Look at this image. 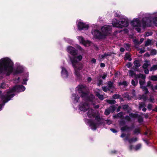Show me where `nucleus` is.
<instances>
[{
	"mask_svg": "<svg viewBox=\"0 0 157 157\" xmlns=\"http://www.w3.org/2000/svg\"><path fill=\"white\" fill-rule=\"evenodd\" d=\"M67 51L72 56L70 59L72 65L74 68L75 75L78 77L80 76V71L81 69V65L78 64V62L81 60L82 56L80 55H78L75 48L71 46H69L67 48Z\"/></svg>",
	"mask_w": 157,
	"mask_h": 157,
	"instance_id": "nucleus-1",
	"label": "nucleus"
},
{
	"mask_svg": "<svg viewBox=\"0 0 157 157\" xmlns=\"http://www.w3.org/2000/svg\"><path fill=\"white\" fill-rule=\"evenodd\" d=\"M13 63L9 58L6 57L0 59V73L9 75L13 71Z\"/></svg>",
	"mask_w": 157,
	"mask_h": 157,
	"instance_id": "nucleus-2",
	"label": "nucleus"
},
{
	"mask_svg": "<svg viewBox=\"0 0 157 157\" xmlns=\"http://www.w3.org/2000/svg\"><path fill=\"white\" fill-rule=\"evenodd\" d=\"M87 115L89 117H95V122H92L91 121H89L88 122V124L91 127V129L93 130H95L97 128V126L100 123V119L99 116H95V115L94 112V110L91 109H89L87 113Z\"/></svg>",
	"mask_w": 157,
	"mask_h": 157,
	"instance_id": "nucleus-3",
	"label": "nucleus"
},
{
	"mask_svg": "<svg viewBox=\"0 0 157 157\" xmlns=\"http://www.w3.org/2000/svg\"><path fill=\"white\" fill-rule=\"evenodd\" d=\"M87 90V88L85 86L82 85L78 86L76 88V90L78 92L81 94V96L84 100L92 101L93 100L94 97L93 95L91 94L90 97H88L87 93H85Z\"/></svg>",
	"mask_w": 157,
	"mask_h": 157,
	"instance_id": "nucleus-4",
	"label": "nucleus"
},
{
	"mask_svg": "<svg viewBox=\"0 0 157 157\" xmlns=\"http://www.w3.org/2000/svg\"><path fill=\"white\" fill-rule=\"evenodd\" d=\"M156 17L154 18L152 21H150L149 19L145 18L143 19L142 26L143 28L151 26L154 25L157 27V13L155 14Z\"/></svg>",
	"mask_w": 157,
	"mask_h": 157,
	"instance_id": "nucleus-5",
	"label": "nucleus"
},
{
	"mask_svg": "<svg viewBox=\"0 0 157 157\" xmlns=\"http://www.w3.org/2000/svg\"><path fill=\"white\" fill-rule=\"evenodd\" d=\"M131 25L134 29H135L138 32L140 31V27L141 24L138 18H134L131 22Z\"/></svg>",
	"mask_w": 157,
	"mask_h": 157,
	"instance_id": "nucleus-6",
	"label": "nucleus"
},
{
	"mask_svg": "<svg viewBox=\"0 0 157 157\" xmlns=\"http://www.w3.org/2000/svg\"><path fill=\"white\" fill-rule=\"evenodd\" d=\"M1 94L2 92L0 91V97L4 103L7 102L9 100H10L14 95V94H13L10 93V90L6 94L3 95H2Z\"/></svg>",
	"mask_w": 157,
	"mask_h": 157,
	"instance_id": "nucleus-7",
	"label": "nucleus"
},
{
	"mask_svg": "<svg viewBox=\"0 0 157 157\" xmlns=\"http://www.w3.org/2000/svg\"><path fill=\"white\" fill-rule=\"evenodd\" d=\"M111 29L112 27L109 25H105L101 28V30L104 38L111 33Z\"/></svg>",
	"mask_w": 157,
	"mask_h": 157,
	"instance_id": "nucleus-8",
	"label": "nucleus"
},
{
	"mask_svg": "<svg viewBox=\"0 0 157 157\" xmlns=\"http://www.w3.org/2000/svg\"><path fill=\"white\" fill-rule=\"evenodd\" d=\"M92 33L95 39H101L104 38L101 32H100L98 30H93Z\"/></svg>",
	"mask_w": 157,
	"mask_h": 157,
	"instance_id": "nucleus-9",
	"label": "nucleus"
},
{
	"mask_svg": "<svg viewBox=\"0 0 157 157\" xmlns=\"http://www.w3.org/2000/svg\"><path fill=\"white\" fill-rule=\"evenodd\" d=\"M25 87L22 85L15 86H14L12 89L10 90V93L13 94L15 92H21L24 91L25 90Z\"/></svg>",
	"mask_w": 157,
	"mask_h": 157,
	"instance_id": "nucleus-10",
	"label": "nucleus"
},
{
	"mask_svg": "<svg viewBox=\"0 0 157 157\" xmlns=\"http://www.w3.org/2000/svg\"><path fill=\"white\" fill-rule=\"evenodd\" d=\"M77 37L79 40V42L81 43L82 44L85 46H88L90 45L91 44V43L89 41L85 40L82 36H77Z\"/></svg>",
	"mask_w": 157,
	"mask_h": 157,
	"instance_id": "nucleus-11",
	"label": "nucleus"
},
{
	"mask_svg": "<svg viewBox=\"0 0 157 157\" xmlns=\"http://www.w3.org/2000/svg\"><path fill=\"white\" fill-rule=\"evenodd\" d=\"M79 108L80 110L85 112L89 109V104L86 102L81 103L79 106Z\"/></svg>",
	"mask_w": 157,
	"mask_h": 157,
	"instance_id": "nucleus-12",
	"label": "nucleus"
},
{
	"mask_svg": "<svg viewBox=\"0 0 157 157\" xmlns=\"http://www.w3.org/2000/svg\"><path fill=\"white\" fill-rule=\"evenodd\" d=\"M137 78L140 79H139V81L140 84V87L141 88L142 86H144L143 85L145 83V76L144 75L141 74H139V75H137Z\"/></svg>",
	"mask_w": 157,
	"mask_h": 157,
	"instance_id": "nucleus-13",
	"label": "nucleus"
},
{
	"mask_svg": "<svg viewBox=\"0 0 157 157\" xmlns=\"http://www.w3.org/2000/svg\"><path fill=\"white\" fill-rule=\"evenodd\" d=\"M78 27L79 30H85L88 29L89 26L88 25L86 24L81 21H80L78 24Z\"/></svg>",
	"mask_w": 157,
	"mask_h": 157,
	"instance_id": "nucleus-14",
	"label": "nucleus"
},
{
	"mask_svg": "<svg viewBox=\"0 0 157 157\" xmlns=\"http://www.w3.org/2000/svg\"><path fill=\"white\" fill-rule=\"evenodd\" d=\"M120 24L121 26L119 28H122L123 27H126L128 25V21L125 19H122L121 20Z\"/></svg>",
	"mask_w": 157,
	"mask_h": 157,
	"instance_id": "nucleus-15",
	"label": "nucleus"
},
{
	"mask_svg": "<svg viewBox=\"0 0 157 157\" xmlns=\"http://www.w3.org/2000/svg\"><path fill=\"white\" fill-rule=\"evenodd\" d=\"M62 71L61 72V76L63 78H67L68 76V73L66 69L63 67H61Z\"/></svg>",
	"mask_w": 157,
	"mask_h": 157,
	"instance_id": "nucleus-16",
	"label": "nucleus"
},
{
	"mask_svg": "<svg viewBox=\"0 0 157 157\" xmlns=\"http://www.w3.org/2000/svg\"><path fill=\"white\" fill-rule=\"evenodd\" d=\"M120 23V22L116 19H114L112 21V24L114 27L119 28L121 27Z\"/></svg>",
	"mask_w": 157,
	"mask_h": 157,
	"instance_id": "nucleus-17",
	"label": "nucleus"
},
{
	"mask_svg": "<svg viewBox=\"0 0 157 157\" xmlns=\"http://www.w3.org/2000/svg\"><path fill=\"white\" fill-rule=\"evenodd\" d=\"M79 97L76 94H72V99L74 103H77Z\"/></svg>",
	"mask_w": 157,
	"mask_h": 157,
	"instance_id": "nucleus-18",
	"label": "nucleus"
},
{
	"mask_svg": "<svg viewBox=\"0 0 157 157\" xmlns=\"http://www.w3.org/2000/svg\"><path fill=\"white\" fill-rule=\"evenodd\" d=\"M151 63L150 61H145L143 66V67L144 69H146L149 66H150Z\"/></svg>",
	"mask_w": 157,
	"mask_h": 157,
	"instance_id": "nucleus-19",
	"label": "nucleus"
},
{
	"mask_svg": "<svg viewBox=\"0 0 157 157\" xmlns=\"http://www.w3.org/2000/svg\"><path fill=\"white\" fill-rule=\"evenodd\" d=\"M111 55V53H105L104 54L102 55H100L99 56V58L101 59H104L105 58L109 56H110Z\"/></svg>",
	"mask_w": 157,
	"mask_h": 157,
	"instance_id": "nucleus-20",
	"label": "nucleus"
},
{
	"mask_svg": "<svg viewBox=\"0 0 157 157\" xmlns=\"http://www.w3.org/2000/svg\"><path fill=\"white\" fill-rule=\"evenodd\" d=\"M100 90H98V91L95 92L96 95L101 100H102L103 99V96L102 95L100 94Z\"/></svg>",
	"mask_w": 157,
	"mask_h": 157,
	"instance_id": "nucleus-21",
	"label": "nucleus"
},
{
	"mask_svg": "<svg viewBox=\"0 0 157 157\" xmlns=\"http://www.w3.org/2000/svg\"><path fill=\"white\" fill-rule=\"evenodd\" d=\"M129 73L130 76L133 78H136V79H137V75H136V74H135L133 71H130L129 72Z\"/></svg>",
	"mask_w": 157,
	"mask_h": 157,
	"instance_id": "nucleus-22",
	"label": "nucleus"
},
{
	"mask_svg": "<svg viewBox=\"0 0 157 157\" xmlns=\"http://www.w3.org/2000/svg\"><path fill=\"white\" fill-rule=\"evenodd\" d=\"M108 87L110 89V90L111 89H113L114 88V86L113 85V83L111 82H109L108 83Z\"/></svg>",
	"mask_w": 157,
	"mask_h": 157,
	"instance_id": "nucleus-23",
	"label": "nucleus"
},
{
	"mask_svg": "<svg viewBox=\"0 0 157 157\" xmlns=\"http://www.w3.org/2000/svg\"><path fill=\"white\" fill-rule=\"evenodd\" d=\"M23 71V69L21 67H18L16 71L15 74L20 73L22 72Z\"/></svg>",
	"mask_w": 157,
	"mask_h": 157,
	"instance_id": "nucleus-24",
	"label": "nucleus"
},
{
	"mask_svg": "<svg viewBox=\"0 0 157 157\" xmlns=\"http://www.w3.org/2000/svg\"><path fill=\"white\" fill-rule=\"evenodd\" d=\"M149 78L153 81H157V75H153L149 77Z\"/></svg>",
	"mask_w": 157,
	"mask_h": 157,
	"instance_id": "nucleus-25",
	"label": "nucleus"
},
{
	"mask_svg": "<svg viewBox=\"0 0 157 157\" xmlns=\"http://www.w3.org/2000/svg\"><path fill=\"white\" fill-rule=\"evenodd\" d=\"M151 43V40L150 39H147L145 44V46H147L150 45Z\"/></svg>",
	"mask_w": 157,
	"mask_h": 157,
	"instance_id": "nucleus-26",
	"label": "nucleus"
},
{
	"mask_svg": "<svg viewBox=\"0 0 157 157\" xmlns=\"http://www.w3.org/2000/svg\"><path fill=\"white\" fill-rule=\"evenodd\" d=\"M124 59L125 60L128 59L129 61L131 60L132 59L130 57V56L128 54L126 53L125 55V57H124Z\"/></svg>",
	"mask_w": 157,
	"mask_h": 157,
	"instance_id": "nucleus-27",
	"label": "nucleus"
},
{
	"mask_svg": "<svg viewBox=\"0 0 157 157\" xmlns=\"http://www.w3.org/2000/svg\"><path fill=\"white\" fill-rule=\"evenodd\" d=\"M141 88L142 89L143 91H144L145 94H147L148 93V90L145 86H142Z\"/></svg>",
	"mask_w": 157,
	"mask_h": 157,
	"instance_id": "nucleus-28",
	"label": "nucleus"
},
{
	"mask_svg": "<svg viewBox=\"0 0 157 157\" xmlns=\"http://www.w3.org/2000/svg\"><path fill=\"white\" fill-rule=\"evenodd\" d=\"M157 51L155 49H153L151 51V55H155L157 54Z\"/></svg>",
	"mask_w": 157,
	"mask_h": 157,
	"instance_id": "nucleus-29",
	"label": "nucleus"
},
{
	"mask_svg": "<svg viewBox=\"0 0 157 157\" xmlns=\"http://www.w3.org/2000/svg\"><path fill=\"white\" fill-rule=\"evenodd\" d=\"M135 66L136 67H138L140 66L139 61L138 60H136L134 63Z\"/></svg>",
	"mask_w": 157,
	"mask_h": 157,
	"instance_id": "nucleus-30",
	"label": "nucleus"
},
{
	"mask_svg": "<svg viewBox=\"0 0 157 157\" xmlns=\"http://www.w3.org/2000/svg\"><path fill=\"white\" fill-rule=\"evenodd\" d=\"M157 70V65H153L150 68V71H155Z\"/></svg>",
	"mask_w": 157,
	"mask_h": 157,
	"instance_id": "nucleus-31",
	"label": "nucleus"
},
{
	"mask_svg": "<svg viewBox=\"0 0 157 157\" xmlns=\"http://www.w3.org/2000/svg\"><path fill=\"white\" fill-rule=\"evenodd\" d=\"M137 140V139L136 138H133L131 139H129L128 140V141L129 143H131L136 141Z\"/></svg>",
	"mask_w": 157,
	"mask_h": 157,
	"instance_id": "nucleus-32",
	"label": "nucleus"
},
{
	"mask_svg": "<svg viewBox=\"0 0 157 157\" xmlns=\"http://www.w3.org/2000/svg\"><path fill=\"white\" fill-rule=\"evenodd\" d=\"M102 88L103 90L105 92H106L107 91L110 90V89L109 88L108 86H107L103 87Z\"/></svg>",
	"mask_w": 157,
	"mask_h": 157,
	"instance_id": "nucleus-33",
	"label": "nucleus"
},
{
	"mask_svg": "<svg viewBox=\"0 0 157 157\" xmlns=\"http://www.w3.org/2000/svg\"><path fill=\"white\" fill-rule=\"evenodd\" d=\"M107 102L110 104H114L116 103V101L114 100H107Z\"/></svg>",
	"mask_w": 157,
	"mask_h": 157,
	"instance_id": "nucleus-34",
	"label": "nucleus"
},
{
	"mask_svg": "<svg viewBox=\"0 0 157 157\" xmlns=\"http://www.w3.org/2000/svg\"><path fill=\"white\" fill-rule=\"evenodd\" d=\"M119 86L124 85L126 86L127 85V83L125 81H123L122 82H120L119 83Z\"/></svg>",
	"mask_w": 157,
	"mask_h": 157,
	"instance_id": "nucleus-35",
	"label": "nucleus"
},
{
	"mask_svg": "<svg viewBox=\"0 0 157 157\" xmlns=\"http://www.w3.org/2000/svg\"><path fill=\"white\" fill-rule=\"evenodd\" d=\"M141 145L140 144H137L134 148L135 150H137L139 149L141 147Z\"/></svg>",
	"mask_w": 157,
	"mask_h": 157,
	"instance_id": "nucleus-36",
	"label": "nucleus"
},
{
	"mask_svg": "<svg viewBox=\"0 0 157 157\" xmlns=\"http://www.w3.org/2000/svg\"><path fill=\"white\" fill-rule=\"evenodd\" d=\"M124 47L127 50H129V49L130 46L128 44H125L124 45Z\"/></svg>",
	"mask_w": 157,
	"mask_h": 157,
	"instance_id": "nucleus-37",
	"label": "nucleus"
},
{
	"mask_svg": "<svg viewBox=\"0 0 157 157\" xmlns=\"http://www.w3.org/2000/svg\"><path fill=\"white\" fill-rule=\"evenodd\" d=\"M147 86H150L151 87V89L153 87V85L151 84V82L150 81H149L147 82Z\"/></svg>",
	"mask_w": 157,
	"mask_h": 157,
	"instance_id": "nucleus-38",
	"label": "nucleus"
},
{
	"mask_svg": "<svg viewBox=\"0 0 157 157\" xmlns=\"http://www.w3.org/2000/svg\"><path fill=\"white\" fill-rule=\"evenodd\" d=\"M134 133L135 134H137L139 133L140 132V129L139 128H136V129L134 131Z\"/></svg>",
	"mask_w": 157,
	"mask_h": 157,
	"instance_id": "nucleus-39",
	"label": "nucleus"
},
{
	"mask_svg": "<svg viewBox=\"0 0 157 157\" xmlns=\"http://www.w3.org/2000/svg\"><path fill=\"white\" fill-rule=\"evenodd\" d=\"M120 97V95L118 94H115L114 95H113V98L116 99L117 98H119Z\"/></svg>",
	"mask_w": 157,
	"mask_h": 157,
	"instance_id": "nucleus-40",
	"label": "nucleus"
},
{
	"mask_svg": "<svg viewBox=\"0 0 157 157\" xmlns=\"http://www.w3.org/2000/svg\"><path fill=\"white\" fill-rule=\"evenodd\" d=\"M110 113V112L108 110L106 109L105 110V114L107 115H108Z\"/></svg>",
	"mask_w": 157,
	"mask_h": 157,
	"instance_id": "nucleus-41",
	"label": "nucleus"
},
{
	"mask_svg": "<svg viewBox=\"0 0 157 157\" xmlns=\"http://www.w3.org/2000/svg\"><path fill=\"white\" fill-rule=\"evenodd\" d=\"M146 96H144V95H142L141 97H140L139 98V99H144V100H145L146 99Z\"/></svg>",
	"mask_w": 157,
	"mask_h": 157,
	"instance_id": "nucleus-42",
	"label": "nucleus"
},
{
	"mask_svg": "<svg viewBox=\"0 0 157 157\" xmlns=\"http://www.w3.org/2000/svg\"><path fill=\"white\" fill-rule=\"evenodd\" d=\"M133 42L134 43V44L136 45H137L139 44V41L136 40H134Z\"/></svg>",
	"mask_w": 157,
	"mask_h": 157,
	"instance_id": "nucleus-43",
	"label": "nucleus"
},
{
	"mask_svg": "<svg viewBox=\"0 0 157 157\" xmlns=\"http://www.w3.org/2000/svg\"><path fill=\"white\" fill-rule=\"evenodd\" d=\"M102 82V81L101 80H100L98 81V82L97 84L98 86H100Z\"/></svg>",
	"mask_w": 157,
	"mask_h": 157,
	"instance_id": "nucleus-44",
	"label": "nucleus"
},
{
	"mask_svg": "<svg viewBox=\"0 0 157 157\" xmlns=\"http://www.w3.org/2000/svg\"><path fill=\"white\" fill-rule=\"evenodd\" d=\"M132 84L133 86H136V85L137 82L136 83L135 81L133 80H132Z\"/></svg>",
	"mask_w": 157,
	"mask_h": 157,
	"instance_id": "nucleus-45",
	"label": "nucleus"
},
{
	"mask_svg": "<svg viewBox=\"0 0 157 157\" xmlns=\"http://www.w3.org/2000/svg\"><path fill=\"white\" fill-rule=\"evenodd\" d=\"M123 113H118L117 114V116L118 117H121L123 116Z\"/></svg>",
	"mask_w": 157,
	"mask_h": 157,
	"instance_id": "nucleus-46",
	"label": "nucleus"
},
{
	"mask_svg": "<svg viewBox=\"0 0 157 157\" xmlns=\"http://www.w3.org/2000/svg\"><path fill=\"white\" fill-rule=\"evenodd\" d=\"M151 34H152V33L151 32H148L146 33V36H150V35H151Z\"/></svg>",
	"mask_w": 157,
	"mask_h": 157,
	"instance_id": "nucleus-47",
	"label": "nucleus"
},
{
	"mask_svg": "<svg viewBox=\"0 0 157 157\" xmlns=\"http://www.w3.org/2000/svg\"><path fill=\"white\" fill-rule=\"evenodd\" d=\"M151 89L153 90H157V85L155 86L154 87L153 86V87H152Z\"/></svg>",
	"mask_w": 157,
	"mask_h": 157,
	"instance_id": "nucleus-48",
	"label": "nucleus"
},
{
	"mask_svg": "<svg viewBox=\"0 0 157 157\" xmlns=\"http://www.w3.org/2000/svg\"><path fill=\"white\" fill-rule=\"evenodd\" d=\"M145 52L144 49H141L140 50V52L141 53H142Z\"/></svg>",
	"mask_w": 157,
	"mask_h": 157,
	"instance_id": "nucleus-49",
	"label": "nucleus"
},
{
	"mask_svg": "<svg viewBox=\"0 0 157 157\" xmlns=\"http://www.w3.org/2000/svg\"><path fill=\"white\" fill-rule=\"evenodd\" d=\"M130 116L131 117H136V114L132 113L130 114Z\"/></svg>",
	"mask_w": 157,
	"mask_h": 157,
	"instance_id": "nucleus-50",
	"label": "nucleus"
},
{
	"mask_svg": "<svg viewBox=\"0 0 157 157\" xmlns=\"http://www.w3.org/2000/svg\"><path fill=\"white\" fill-rule=\"evenodd\" d=\"M27 79H24L22 82V84H26V82L27 81Z\"/></svg>",
	"mask_w": 157,
	"mask_h": 157,
	"instance_id": "nucleus-51",
	"label": "nucleus"
},
{
	"mask_svg": "<svg viewBox=\"0 0 157 157\" xmlns=\"http://www.w3.org/2000/svg\"><path fill=\"white\" fill-rule=\"evenodd\" d=\"M126 66L128 68H129L132 66V65L130 63H129L126 65Z\"/></svg>",
	"mask_w": 157,
	"mask_h": 157,
	"instance_id": "nucleus-52",
	"label": "nucleus"
},
{
	"mask_svg": "<svg viewBox=\"0 0 157 157\" xmlns=\"http://www.w3.org/2000/svg\"><path fill=\"white\" fill-rule=\"evenodd\" d=\"M144 71V73L146 74H148L149 72V71L148 70V69H146Z\"/></svg>",
	"mask_w": 157,
	"mask_h": 157,
	"instance_id": "nucleus-53",
	"label": "nucleus"
},
{
	"mask_svg": "<svg viewBox=\"0 0 157 157\" xmlns=\"http://www.w3.org/2000/svg\"><path fill=\"white\" fill-rule=\"evenodd\" d=\"M144 39L142 38L140 39V41H139V44H140L142 43L144 41Z\"/></svg>",
	"mask_w": 157,
	"mask_h": 157,
	"instance_id": "nucleus-54",
	"label": "nucleus"
},
{
	"mask_svg": "<svg viewBox=\"0 0 157 157\" xmlns=\"http://www.w3.org/2000/svg\"><path fill=\"white\" fill-rule=\"evenodd\" d=\"M106 77V74L105 73L103 75L102 77L103 79H105Z\"/></svg>",
	"mask_w": 157,
	"mask_h": 157,
	"instance_id": "nucleus-55",
	"label": "nucleus"
},
{
	"mask_svg": "<svg viewBox=\"0 0 157 157\" xmlns=\"http://www.w3.org/2000/svg\"><path fill=\"white\" fill-rule=\"evenodd\" d=\"M96 59H92L91 60V62L92 63H96Z\"/></svg>",
	"mask_w": 157,
	"mask_h": 157,
	"instance_id": "nucleus-56",
	"label": "nucleus"
},
{
	"mask_svg": "<svg viewBox=\"0 0 157 157\" xmlns=\"http://www.w3.org/2000/svg\"><path fill=\"white\" fill-rule=\"evenodd\" d=\"M125 119L128 121H129L130 120V117L128 116H126L125 117Z\"/></svg>",
	"mask_w": 157,
	"mask_h": 157,
	"instance_id": "nucleus-57",
	"label": "nucleus"
},
{
	"mask_svg": "<svg viewBox=\"0 0 157 157\" xmlns=\"http://www.w3.org/2000/svg\"><path fill=\"white\" fill-rule=\"evenodd\" d=\"M110 130H111V131L113 133H116V132H117V131L114 129L111 128L110 129Z\"/></svg>",
	"mask_w": 157,
	"mask_h": 157,
	"instance_id": "nucleus-58",
	"label": "nucleus"
},
{
	"mask_svg": "<svg viewBox=\"0 0 157 157\" xmlns=\"http://www.w3.org/2000/svg\"><path fill=\"white\" fill-rule=\"evenodd\" d=\"M77 48L78 49H79L80 50H82V48H81V47L80 46H79L78 45H77Z\"/></svg>",
	"mask_w": 157,
	"mask_h": 157,
	"instance_id": "nucleus-59",
	"label": "nucleus"
},
{
	"mask_svg": "<svg viewBox=\"0 0 157 157\" xmlns=\"http://www.w3.org/2000/svg\"><path fill=\"white\" fill-rule=\"evenodd\" d=\"M120 51L121 52H123L124 51V48H121L120 49Z\"/></svg>",
	"mask_w": 157,
	"mask_h": 157,
	"instance_id": "nucleus-60",
	"label": "nucleus"
},
{
	"mask_svg": "<svg viewBox=\"0 0 157 157\" xmlns=\"http://www.w3.org/2000/svg\"><path fill=\"white\" fill-rule=\"evenodd\" d=\"M152 107V106L151 104H149L148 105L147 108L149 109H151Z\"/></svg>",
	"mask_w": 157,
	"mask_h": 157,
	"instance_id": "nucleus-61",
	"label": "nucleus"
},
{
	"mask_svg": "<svg viewBox=\"0 0 157 157\" xmlns=\"http://www.w3.org/2000/svg\"><path fill=\"white\" fill-rule=\"evenodd\" d=\"M5 85V83H2L1 85V87L2 88H3L4 87Z\"/></svg>",
	"mask_w": 157,
	"mask_h": 157,
	"instance_id": "nucleus-62",
	"label": "nucleus"
},
{
	"mask_svg": "<svg viewBox=\"0 0 157 157\" xmlns=\"http://www.w3.org/2000/svg\"><path fill=\"white\" fill-rule=\"evenodd\" d=\"M100 66L101 67H104L105 66V64L104 63H101Z\"/></svg>",
	"mask_w": 157,
	"mask_h": 157,
	"instance_id": "nucleus-63",
	"label": "nucleus"
},
{
	"mask_svg": "<svg viewBox=\"0 0 157 157\" xmlns=\"http://www.w3.org/2000/svg\"><path fill=\"white\" fill-rule=\"evenodd\" d=\"M138 121L139 122H141L143 121V119L142 118H140L138 120Z\"/></svg>",
	"mask_w": 157,
	"mask_h": 157,
	"instance_id": "nucleus-64",
	"label": "nucleus"
}]
</instances>
